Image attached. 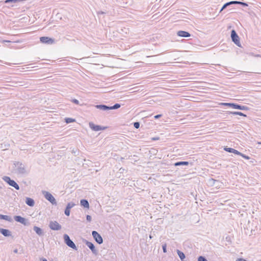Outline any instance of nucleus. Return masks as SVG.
<instances>
[{
  "label": "nucleus",
  "instance_id": "nucleus-1",
  "mask_svg": "<svg viewBox=\"0 0 261 261\" xmlns=\"http://www.w3.org/2000/svg\"><path fill=\"white\" fill-rule=\"evenodd\" d=\"M14 165V172L17 174H24L27 173V170L24 164L20 162H15Z\"/></svg>",
  "mask_w": 261,
  "mask_h": 261
},
{
  "label": "nucleus",
  "instance_id": "nucleus-2",
  "mask_svg": "<svg viewBox=\"0 0 261 261\" xmlns=\"http://www.w3.org/2000/svg\"><path fill=\"white\" fill-rule=\"evenodd\" d=\"M63 238L65 244L69 247L72 248L75 250H77V248L74 242L70 239L69 236L67 234H65L63 236Z\"/></svg>",
  "mask_w": 261,
  "mask_h": 261
},
{
  "label": "nucleus",
  "instance_id": "nucleus-3",
  "mask_svg": "<svg viewBox=\"0 0 261 261\" xmlns=\"http://www.w3.org/2000/svg\"><path fill=\"white\" fill-rule=\"evenodd\" d=\"M42 193L45 198V199L49 201L52 204H57L56 200L49 192L46 191H42Z\"/></svg>",
  "mask_w": 261,
  "mask_h": 261
},
{
  "label": "nucleus",
  "instance_id": "nucleus-4",
  "mask_svg": "<svg viewBox=\"0 0 261 261\" xmlns=\"http://www.w3.org/2000/svg\"><path fill=\"white\" fill-rule=\"evenodd\" d=\"M231 38L235 44H236L239 47L241 46L240 42V38L234 30H232L231 31Z\"/></svg>",
  "mask_w": 261,
  "mask_h": 261
},
{
  "label": "nucleus",
  "instance_id": "nucleus-5",
  "mask_svg": "<svg viewBox=\"0 0 261 261\" xmlns=\"http://www.w3.org/2000/svg\"><path fill=\"white\" fill-rule=\"evenodd\" d=\"M3 179L5 182L8 183L10 186L14 187L16 190H19V185L14 180L11 179L10 177L5 176Z\"/></svg>",
  "mask_w": 261,
  "mask_h": 261
},
{
  "label": "nucleus",
  "instance_id": "nucleus-6",
  "mask_svg": "<svg viewBox=\"0 0 261 261\" xmlns=\"http://www.w3.org/2000/svg\"><path fill=\"white\" fill-rule=\"evenodd\" d=\"M89 127L92 130L95 131V132H98V131H99V130H105L106 128H107V126H101V125H95L92 122H90L89 123Z\"/></svg>",
  "mask_w": 261,
  "mask_h": 261
},
{
  "label": "nucleus",
  "instance_id": "nucleus-7",
  "mask_svg": "<svg viewBox=\"0 0 261 261\" xmlns=\"http://www.w3.org/2000/svg\"><path fill=\"white\" fill-rule=\"evenodd\" d=\"M92 235L95 241L98 244H101L103 243V239L102 237L96 231H92Z\"/></svg>",
  "mask_w": 261,
  "mask_h": 261
},
{
  "label": "nucleus",
  "instance_id": "nucleus-8",
  "mask_svg": "<svg viewBox=\"0 0 261 261\" xmlns=\"http://www.w3.org/2000/svg\"><path fill=\"white\" fill-rule=\"evenodd\" d=\"M14 219L16 222H19L25 226H28L29 225V222H28V220L27 219L22 217L20 216H15L14 217Z\"/></svg>",
  "mask_w": 261,
  "mask_h": 261
},
{
  "label": "nucleus",
  "instance_id": "nucleus-9",
  "mask_svg": "<svg viewBox=\"0 0 261 261\" xmlns=\"http://www.w3.org/2000/svg\"><path fill=\"white\" fill-rule=\"evenodd\" d=\"M49 228L54 230H59L62 228L61 225L57 221H50L49 224Z\"/></svg>",
  "mask_w": 261,
  "mask_h": 261
},
{
  "label": "nucleus",
  "instance_id": "nucleus-10",
  "mask_svg": "<svg viewBox=\"0 0 261 261\" xmlns=\"http://www.w3.org/2000/svg\"><path fill=\"white\" fill-rule=\"evenodd\" d=\"M85 243L87 245V246L91 250L92 252L95 254L97 255L98 253L97 250L96 249L94 245L91 242H89L87 240L85 241Z\"/></svg>",
  "mask_w": 261,
  "mask_h": 261
},
{
  "label": "nucleus",
  "instance_id": "nucleus-11",
  "mask_svg": "<svg viewBox=\"0 0 261 261\" xmlns=\"http://www.w3.org/2000/svg\"><path fill=\"white\" fill-rule=\"evenodd\" d=\"M40 41L42 43L51 44L54 43V39L48 37H41L40 38Z\"/></svg>",
  "mask_w": 261,
  "mask_h": 261
},
{
  "label": "nucleus",
  "instance_id": "nucleus-12",
  "mask_svg": "<svg viewBox=\"0 0 261 261\" xmlns=\"http://www.w3.org/2000/svg\"><path fill=\"white\" fill-rule=\"evenodd\" d=\"M75 205V204L73 202H69L65 210V215L69 216L70 215V209L72 208Z\"/></svg>",
  "mask_w": 261,
  "mask_h": 261
},
{
  "label": "nucleus",
  "instance_id": "nucleus-13",
  "mask_svg": "<svg viewBox=\"0 0 261 261\" xmlns=\"http://www.w3.org/2000/svg\"><path fill=\"white\" fill-rule=\"evenodd\" d=\"M177 35L178 36L181 37H189L191 36V34L186 31H179L177 32Z\"/></svg>",
  "mask_w": 261,
  "mask_h": 261
},
{
  "label": "nucleus",
  "instance_id": "nucleus-14",
  "mask_svg": "<svg viewBox=\"0 0 261 261\" xmlns=\"http://www.w3.org/2000/svg\"><path fill=\"white\" fill-rule=\"evenodd\" d=\"M233 106V109L241 110H248L249 108L245 106L239 105L238 103H234Z\"/></svg>",
  "mask_w": 261,
  "mask_h": 261
},
{
  "label": "nucleus",
  "instance_id": "nucleus-15",
  "mask_svg": "<svg viewBox=\"0 0 261 261\" xmlns=\"http://www.w3.org/2000/svg\"><path fill=\"white\" fill-rule=\"evenodd\" d=\"M0 232L5 237H10L11 236V232L7 229L1 228Z\"/></svg>",
  "mask_w": 261,
  "mask_h": 261
},
{
  "label": "nucleus",
  "instance_id": "nucleus-16",
  "mask_svg": "<svg viewBox=\"0 0 261 261\" xmlns=\"http://www.w3.org/2000/svg\"><path fill=\"white\" fill-rule=\"evenodd\" d=\"M224 150H225L227 152H230V153H233L235 154H241V152L238 151L237 150H236L232 148H229L225 147L224 148Z\"/></svg>",
  "mask_w": 261,
  "mask_h": 261
},
{
  "label": "nucleus",
  "instance_id": "nucleus-17",
  "mask_svg": "<svg viewBox=\"0 0 261 261\" xmlns=\"http://www.w3.org/2000/svg\"><path fill=\"white\" fill-rule=\"evenodd\" d=\"M95 107L96 108H97L98 109L101 110L102 111L110 110V106H108L105 105H96Z\"/></svg>",
  "mask_w": 261,
  "mask_h": 261
},
{
  "label": "nucleus",
  "instance_id": "nucleus-18",
  "mask_svg": "<svg viewBox=\"0 0 261 261\" xmlns=\"http://www.w3.org/2000/svg\"><path fill=\"white\" fill-rule=\"evenodd\" d=\"M33 230L36 232V233L39 235V236H42L44 234V232L43 230L39 227L36 226H34Z\"/></svg>",
  "mask_w": 261,
  "mask_h": 261
},
{
  "label": "nucleus",
  "instance_id": "nucleus-19",
  "mask_svg": "<svg viewBox=\"0 0 261 261\" xmlns=\"http://www.w3.org/2000/svg\"><path fill=\"white\" fill-rule=\"evenodd\" d=\"M0 219L5 220L10 222L13 221L12 217L10 216L0 214Z\"/></svg>",
  "mask_w": 261,
  "mask_h": 261
},
{
  "label": "nucleus",
  "instance_id": "nucleus-20",
  "mask_svg": "<svg viewBox=\"0 0 261 261\" xmlns=\"http://www.w3.org/2000/svg\"><path fill=\"white\" fill-rule=\"evenodd\" d=\"M25 203L30 206H33L35 204L34 200L32 198L29 197L26 198Z\"/></svg>",
  "mask_w": 261,
  "mask_h": 261
},
{
  "label": "nucleus",
  "instance_id": "nucleus-21",
  "mask_svg": "<svg viewBox=\"0 0 261 261\" xmlns=\"http://www.w3.org/2000/svg\"><path fill=\"white\" fill-rule=\"evenodd\" d=\"M80 204L84 208H89V202H88V200L86 199H82L80 201Z\"/></svg>",
  "mask_w": 261,
  "mask_h": 261
},
{
  "label": "nucleus",
  "instance_id": "nucleus-22",
  "mask_svg": "<svg viewBox=\"0 0 261 261\" xmlns=\"http://www.w3.org/2000/svg\"><path fill=\"white\" fill-rule=\"evenodd\" d=\"M189 164V163L187 161H180L177 162L174 164L175 166H188Z\"/></svg>",
  "mask_w": 261,
  "mask_h": 261
},
{
  "label": "nucleus",
  "instance_id": "nucleus-23",
  "mask_svg": "<svg viewBox=\"0 0 261 261\" xmlns=\"http://www.w3.org/2000/svg\"><path fill=\"white\" fill-rule=\"evenodd\" d=\"M219 181L214 178H210L208 180V183L211 186H214L216 185V183H219Z\"/></svg>",
  "mask_w": 261,
  "mask_h": 261
},
{
  "label": "nucleus",
  "instance_id": "nucleus-24",
  "mask_svg": "<svg viewBox=\"0 0 261 261\" xmlns=\"http://www.w3.org/2000/svg\"><path fill=\"white\" fill-rule=\"evenodd\" d=\"M229 114H231L233 115H240L242 116L246 117V115L244 114V113L241 112H229Z\"/></svg>",
  "mask_w": 261,
  "mask_h": 261
},
{
  "label": "nucleus",
  "instance_id": "nucleus-25",
  "mask_svg": "<svg viewBox=\"0 0 261 261\" xmlns=\"http://www.w3.org/2000/svg\"><path fill=\"white\" fill-rule=\"evenodd\" d=\"M75 121V119L71 118H66L65 119V122L67 124L71 123V122H73Z\"/></svg>",
  "mask_w": 261,
  "mask_h": 261
},
{
  "label": "nucleus",
  "instance_id": "nucleus-26",
  "mask_svg": "<svg viewBox=\"0 0 261 261\" xmlns=\"http://www.w3.org/2000/svg\"><path fill=\"white\" fill-rule=\"evenodd\" d=\"M230 5H231L230 2H227V3H225V4H224L223 6H222V7L221 8V9H220V12H222L223 10L226 9L228 6H229Z\"/></svg>",
  "mask_w": 261,
  "mask_h": 261
},
{
  "label": "nucleus",
  "instance_id": "nucleus-27",
  "mask_svg": "<svg viewBox=\"0 0 261 261\" xmlns=\"http://www.w3.org/2000/svg\"><path fill=\"white\" fill-rule=\"evenodd\" d=\"M121 105L119 103H115L113 106H110V110H114V109H117L120 107Z\"/></svg>",
  "mask_w": 261,
  "mask_h": 261
},
{
  "label": "nucleus",
  "instance_id": "nucleus-28",
  "mask_svg": "<svg viewBox=\"0 0 261 261\" xmlns=\"http://www.w3.org/2000/svg\"><path fill=\"white\" fill-rule=\"evenodd\" d=\"M234 103H222V105L225 106H228L229 107H231L233 108V106Z\"/></svg>",
  "mask_w": 261,
  "mask_h": 261
},
{
  "label": "nucleus",
  "instance_id": "nucleus-29",
  "mask_svg": "<svg viewBox=\"0 0 261 261\" xmlns=\"http://www.w3.org/2000/svg\"><path fill=\"white\" fill-rule=\"evenodd\" d=\"M198 261H207L206 258L203 256H200L198 257Z\"/></svg>",
  "mask_w": 261,
  "mask_h": 261
},
{
  "label": "nucleus",
  "instance_id": "nucleus-30",
  "mask_svg": "<svg viewBox=\"0 0 261 261\" xmlns=\"http://www.w3.org/2000/svg\"><path fill=\"white\" fill-rule=\"evenodd\" d=\"M134 126L136 128H139V127H140V122H135L134 123Z\"/></svg>",
  "mask_w": 261,
  "mask_h": 261
},
{
  "label": "nucleus",
  "instance_id": "nucleus-31",
  "mask_svg": "<svg viewBox=\"0 0 261 261\" xmlns=\"http://www.w3.org/2000/svg\"><path fill=\"white\" fill-rule=\"evenodd\" d=\"M239 155L242 156L243 158H244L245 159L248 160V159H250V158L248 156H247V155H245L244 154H243L241 152V154H239Z\"/></svg>",
  "mask_w": 261,
  "mask_h": 261
},
{
  "label": "nucleus",
  "instance_id": "nucleus-32",
  "mask_svg": "<svg viewBox=\"0 0 261 261\" xmlns=\"http://www.w3.org/2000/svg\"><path fill=\"white\" fill-rule=\"evenodd\" d=\"M239 5H241L243 7H247L248 6V5L246 3L243 2H240Z\"/></svg>",
  "mask_w": 261,
  "mask_h": 261
},
{
  "label": "nucleus",
  "instance_id": "nucleus-33",
  "mask_svg": "<svg viewBox=\"0 0 261 261\" xmlns=\"http://www.w3.org/2000/svg\"><path fill=\"white\" fill-rule=\"evenodd\" d=\"M162 249H163V252L164 253H166L167 252V248H166V244L163 245Z\"/></svg>",
  "mask_w": 261,
  "mask_h": 261
},
{
  "label": "nucleus",
  "instance_id": "nucleus-34",
  "mask_svg": "<svg viewBox=\"0 0 261 261\" xmlns=\"http://www.w3.org/2000/svg\"><path fill=\"white\" fill-rule=\"evenodd\" d=\"M71 101L76 105H79V101L76 99H72Z\"/></svg>",
  "mask_w": 261,
  "mask_h": 261
},
{
  "label": "nucleus",
  "instance_id": "nucleus-35",
  "mask_svg": "<svg viewBox=\"0 0 261 261\" xmlns=\"http://www.w3.org/2000/svg\"><path fill=\"white\" fill-rule=\"evenodd\" d=\"M86 219H87V220L88 221L90 222V221H91V220H92V218H91V216H90V215H87V216H86Z\"/></svg>",
  "mask_w": 261,
  "mask_h": 261
},
{
  "label": "nucleus",
  "instance_id": "nucleus-36",
  "mask_svg": "<svg viewBox=\"0 0 261 261\" xmlns=\"http://www.w3.org/2000/svg\"><path fill=\"white\" fill-rule=\"evenodd\" d=\"M240 1H230L231 5L239 4Z\"/></svg>",
  "mask_w": 261,
  "mask_h": 261
},
{
  "label": "nucleus",
  "instance_id": "nucleus-37",
  "mask_svg": "<svg viewBox=\"0 0 261 261\" xmlns=\"http://www.w3.org/2000/svg\"><path fill=\"white\" fill-rule=\"evenodd\" d=\"M162 117V115L161 114H158V115H156L155 116H154V118L155 119H159V118L161 117Z\"/></svg>",
  "mask_w": 261,
  "mask_h": 261
},
{
  "label": "nucleus",
  "instance_id": "nucleus-38",
  "mask_svg": "<svg viewBox=\"0 0 261 261\" xmlns=\"http://www.w3.org/2000/svg\"><path fill=\"white\" fill-rule=\"evenodd\" d=\"M97 14L98 15H100V14H105V12H103V11H98L97 12Z\"/></svg>",
  "mask_w": 261,
  "mask_h": 261
},
{
  "label": "nucleus",
  "instance_id": "nucleus-39",
  "mask_svg": "<svg viewBox=\"0 0 261 261\" xmlns=\"http://www.w3.org/2000/svg\"><path fill=\"white\" fill-rule=\"evenodd\" d=\"M159 138L158 137H154V138H152L151 139H152V140H159Z\"/></svg>",
  "mask_w": 261,
  "mask_h": 261
},
{
  "label": "nucleus",
  "instance_id": "nucleus-40",
  "mask_svg": "<svg viewBox=\"0 0 261 261\" xmlns=\"http://www.w3.org/2000/svg\"><path fill=\"white\" fill-rule=\"evenodd\" d=\"M13 252H14L15 253H18V249H15L13 250Z\"/></svg>",
  "mask_w": 261,
  "mask_h": 261
},
{
  "label": "nucleus",
  "instance_id": "nucleus-41",
  "mask_svg": "<svg viewBox=\"0 0 261 261\" xmlns=\"http://www.w3.org/2000/svg\"><path fill=\"white\" fill-rule=\"evenodd\" d=\"M41 261H47V260L45 258H42Z\"/></svg>",
  "mask_w": 261,
  "mask_h": 261
},
{
  "label": "nucleus",
  "instance_id": "nucleus-42",
  "mask_svg": "<svg viewBox=\"0 0 261 261\" xmlns=\"http://www.w3.org/2000/svg\"><path fill=\"white\" fill-rule=\"evenodd\" d=\"M218 185V183H216V185H215V186H216V187H218L219 185Z\"/></svg>",
  "mask_w": 261,
  "mask_h": 261
},
{
  "label": "nucleus",
  "instance_id": "nucleus-43",
  "mask_svg": "<svg viewBox=\"0 0 261 261\" xmlns=\"http://www.w3.org/2000/svg\"><path fill=\"white\" fill-rule=\"evenodd\" d=\"M149 238H150V239H151V238H152V237H151V235H150V236H149Z\"/></svg>",
  "mask_w": 261,
  "mask_h": 261
}]
</instances>
